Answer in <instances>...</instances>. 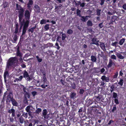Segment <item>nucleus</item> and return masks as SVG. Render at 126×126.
<instances>
[{
  "label": "nucleus",
  "instance_id": "338daca9",
  "mask_svg": "<svg viewBox=\"0 0 126 126\" xmlns=\"http://www.w3.org/2000/svg\"><path fill=\"white\" fill-rule=\"evenodd\" d=\"M87 30L90 33H91L93 31V30L91 28H87Z\"/></svg>",
  "mask_w": 126,
  "mask_h": 126
},
{
  "label": "nucleus",
  "instance_id": "cd10ccee",
  "mask_svg": "<svg viewBox=\"0 0 126 126\" xmlns=\"http://www.w3.org/2000/svg\"><path fill=\"white\" fill-rule=\"evenodd\" d=\"M123 79H121L119 80V82L118 83V84L122 86L123 85Z\"/></svg>",
  "mask_w": 126,
  "mask_h": 126
},
{
  "label": "nucleus",
  "instance_id": "69168bd1",
  "mask_svg": "<svg viewBox=\"0 0 126 126\" xmlns=\"http://www.w3.org/2000/svg\"><path fill=\"white\" fill-rule=\"evenodd\" d=\"M60 81L63 85H64L66 83V82L64 81L62 79H61Z\"/></svg>",
  "mask_w": 126,
  "mask_h": 126
},
{
  "label": "nucleus",
  "instance_id": "39448f33",
  "mask_svg": "<svg viewBox=\"0 0 126 126\" xmlns=\"http://www.w3.org/2000/svg\"><path fill=\"white\" fill-rule=\"evenodd\" d=\"M28 24H27V23H26L24 25V26H23V27L22 34L21 36V37L22 35L25 34L26 32L27 28L28 27Z\"/></svg>",
  "mask_w": 126,
  "mask_h": 126
},
{
  "label": "nucleus",
  "instance_id": "4c0bfd02",
  "mask_svg": "<svg viewBox=\"0 0 126 126\" xmlns=\"http://www.w3.org/2000/svg\"><path fill=\"white\" fill-rule=\"evenodd\" d=\"M87 25L88 26H92L93 25V24L92 21L90 20H88L87 23Z\"/></svg>",
  "mask_w": 126,
  "mask_h": 126
},
{
  "label": "nucleus",
  "instance_id": "2f4dec72",
  "mask_svg": "<svg viewBox=\"0 0 126 126\" xmlns=\"http://www.w3.org/2000/svg\"><path fill=\"white\" fill-rule=\"evenodd\" d=\"M70 84L73 89H75L76 88V85L75 82L72 83L71 82Z\"/></svg>",
  "mask_w": 126,
  "mask_h": 126
},
{
  "label": "nucleus",
  "instance_id": "9b49d317",
  "mask_svg": "<svg viewBox=\"0 0 126 126\" xmlns=\"http://www.w3.org/2000/svg\"><path fill=\"white\" fill-rule=\"evenodd\" d=\"M33 2L32 0H29L28 3L27 4V7L29 9L30 8L31 6L33 4Z\"/></svg>",
  "mask_w": 126,
  "mask_h": 126
},
{
  "label": "nucleus",
  "instance_id": "a18cd8bd",
  "mask_svg": "<svg viewBox=\"0 0 126 126\" xmlns=\"http://www.w3.org/2000/svg\"><path fill=\"white\" fill-rule=\"evenodd\" d=\"M118 43V42L116 41L114 42H112L111 43V45L115 47H117L116 44Z\"/></svg>",
  "mask_w": 126,
  "mask_h": 126
},
{
  "label": "nucleus",
  "instance_id": "774afa93",
  "mask_svg": "<svg viewBox=\"0 0 126 126\" xmlns=\"http://www.w3.org/2000/svg\"><path fill=\"white\" fill-rule=\"evenodd\" d=\"M97 100H100L101 98L99 96H95Z\"/></svg>",
  "mask_w": 126,
  "mask_h": 126
},
{
  "label": "nucleus",
  "instance_id": "5fc2aeb1",
  "mask_svg": "<svg viewBox=\"0 0 126 126\" xmlns=\"http://www.w3.org/2000/svg\"><path fill=\"white\" fill-rule=\"evenodd\" d=\"M121 10H119L118 11L116 12H116L115 13L118 15V16H120V14H121Z\"/></svg>",
  "mask_w": 126,
  "mask_h": 126
},
{
  "label": "nucleus",
  "instance_id": "de8ad7c7",
  "mask_svg": "<svg viewBox=\"0 0 126 126\" xmlns=\"http://www.w3.org/2000/svg\"><path fill=\"white\" fill-rule=\"evenodd\" d=\"M8 4V2H4L3 3V7L4 8H5L7 7V6Z\"/></svg>",
  "mask_w": 126,
  "mask_h": 126
},
{
  "label": "nucleus",
  "instance_id": "8fccbe9b",
  "mask_svg": "<svg viewBox=\"0 0 126 126\" xmlns=\"http://www.w3.org/2000/svg\"><path fill=\"white\" fill-rule=\"evenodd\" d=\"M73 79V78H70L68 77L66 79V80L67 81H70L71 80H72Z\"/></svg>",
  "mask_w": 126,
  "mask_h": 126
},
{
  "label": "nucleus",
  "instance_id": "c9c22d12",
  "mask_svg": "<svg viewBox=\"0 0 126 126\" xmlns=\"http://www.w3.org/2000/svg\"><path fill=\"white\" fill-rule=\"evenodd\" d=\"M46 23V20L45 19H42L41 20L40 22V24L42 25L44 24H45Z\"/></svg>",
  "mask_w": 126,
  "mask_h": 126
},
{
  "label": "nucleus",
  "instance_id": "c85d7f7f",
  "mask_svg": "<svg viewBox=\"0 0 126 126\" xmlns=\"http://www.w3.org/2000/svg\"><path fill=\"white\" fill-rule=\"evenodd\" d=\"M26 20L25 21V20L24 19H23V20L22 21H21L23 23H24V25L26 23H27V24H28V26H29V23L30 20H28L27 19H26Z\"/></svg>",
  "mask_w": 126,
  "mask_h": 126
},
{
  "label": "nucleus",
  "instance_id": "423d86ee",
  "mask_svg": "<svg viewBox=\"0 0 126 126\" xmlns=\"http://www.w3.org/2000/svg\"><path fill=\"white\" fill-rule=\"evenodd\" d=\"M101 79L103 81L105 82H108L110 80L109 78L108 77H106L105 75H103L101 77Z\"/></svg>",
  "mask_w": 126,
  "mask_h": 126
},
{
  "label": "nucleus",
  "instance_id": "37998d69",
  "mask_svg": "<svg viewBox=\"0 0 126 126\" xmlns=\"http://www.w3.org/2000/svg\"><path fill=\"white\" fill-rule=\"evenodd\" d=\"M79 4H78V5L79 4H80V6H81L82 7H84V6L85 4L84 3H81V2L80 1L79 2Z\"/></svg>",
  "mask_w": 126,
  "mask_h": 126
},
{
  "label": "nucleus",
  "instance_id": "f8f14e48",
  "mask_svg": "<svg viewBox=\"0 0 126 126\" xmlns=\"http://www.w3.org/2000/svg\"><path fill=\"white\" fill-rule=\"evenodd\" d=\"M9 75V74L8 72L7 71H5L4 74V81L5 82H6L7 80H6V78L8 77Z\"/></svg>",
  "mask_w": 126,
  "mask_h": 126
},
{
  "label": "nucleus",
  "instance_id": "c756f323",
  "mask_svg": "<svg viewBox=\"0 0 126 126\" xmlns=\"http://www.w3.org/2000/svg\"><path fill=\"white\" fill-rule=\"evenodd\" d=\"M97 40V38L95 37L93 38L92 40V42L90 44L91 45L93 44H92V43L93 42L95 43L96 41V40Z\"/></svg>",
  "mask_w": 126,
  "mask_h": 126
},
{
  "label": "nucleus",
  "instance_id": "dca6fc26",
  "mask_svg": "<svg viewBox=\"0 0 126 126\" xmlns=\"http://www.w3.org/2000/svg\"><path fill=\"white\" fill-rule=\"evenodd\" d=\"M116 55L117 57L120 59H123L124 58V57L123 56L119 53L117 52Z\"/></svg>",
  "mask_w": 126,
  "mask_h": 126
},
{
  "label": "nucleus",
  "instance_id": "0e129e2a",
  "mask_svg": "<svg viewBox=\"0 0 126 126\" xmlns=\"http://www.w3.org/2000/svg\"><path fill=\"white\" fill-rule=\"evenodd\" d=\"M123 8L125 10H126V3L124 4L122 6Z\"/></svg>",
  "mask_w": 126,
  "mask_h": 126
},
{
  "label": "nucleus",
  "instance_id": "f704fd0d",
  "mask_svg": "<svg viewBox=\"0 0 126 126\" xmlns=\"http://www.w3.org/2000/svg\"><path fill=\"white\" fill-rule=\"evenodd\" d=\"M81 11L79 9H77V16H79V17L81 16L80 14Z\"/></svg>",
  "mask_w": 126,
  "mask_h": 126
},
{
  "label": "nucleus",
  "instance_id": "bf43d9fd",
  "mask_svg": "<svg viewBox=\"0 0 126 126\" xmlns=\"http://www.w3.org/2000/svg\"><path fill=\"white\" fill-rule=\"evenodd\" d=\"M55 45L57 47L56 48L57 49H59L60 48V47L59 46L58 44L57 43H55Z\"/></svg>",
  "mask_w": 126,
  "mask_h": 126
},
{
  "label": "nucleus",
  "instance_id": "aec40b11",
  "mask_svg": "<svg viewBox=\"0 0 126 126\" xmlns=\"http://www.w3.org/2000/svg\"><path fill=\"white\" fill-rule=\"evenodd\" d=\"M18 121L21 124H22L24 123V118L22 117L21 116L18 119Z\"/></svg>",
  "mask_w": 126,
  "mask_h": 126
},
{
  "label": "nucleus",
  "instance_id": "473e14b6",
  "mask_svg": "<svg viewBox=\"0 0 126 126\" xmlns=\"http://www.w3.org/2000/svg\"><path fill=\"white\" fill-rule=\"evenodd\" d=\"M49 25L48 24H47L44 27V28L46 31L48 30L49 29Z\"/></svg>",
  "mask_w": 126,
  "mask_h": 126
},
{
  "label": "nucleus",
  "instance_id": "2eb2a0df",
  "mask_svg": "<svg viewBox=\"0 0 126 126\" xmlns=\"http://www.w3.org/2000/svg\"><path fill=\"white\" fill-rule=\"evenodd\" d=\"M34 8L35 9L36 11L38 13H40V7L37 4H35L34 6Z\"/></svg>",
  "mask_w": 126,
  "mask_h": 126
},
{
  "label": "nucleus",
  "instance_id": "680f3d73",
  "mask_svg": "<svg viewBox=\"0 0 126 126\" xmlns=\"http://www.w3.org/2000/svg\"><path fill=\"white\" fill-rule=\"evenodd\" d=\"M37 92L35 91L32 92V94L33 96H34L36 94Z\"/></svg>",
  "mask_w": 126,
  "mask_h": 126
},
{
  "label": "nucleus",
  "instance_id": "ddd939ff",
  "mask_svg": "<svg viewBox=\"0 0 126 126\" xmlns=\"http://www.w3.org/2000/svg\"><path fill=\"white\" fill-rule=\"evenodd\" d=\"M11 101V102L13 106H17L18 104L14 98H13Z\"/></svg>",
  "mask_w": 126,
  "mask_h": 126
},
{
  "label": "nucleus",
  "instance_id": "3c124183",
  "mask_svg": "<svg viewBox=\"0 0 126 126\" xmlns=\"http://www.w3.org/2000/svg\"><path fill=\"white\" fill-rule=\"evenodd\" d=\"M17 36L16 34H15L14 36L13 39L15 41H17Z\"/></svg>",
  "mask_w": 126,
  "mask_h": 126
},
{
  "label": "nucleus",
  "instance_id": "58836bf2",
  "mask_svg": "<svg viewBox=\"0 0 126 126\" xmlns=\"http://www.w3.org/2000/svg\"><path fill=\"white\" fill-rule=\"evenodd\" d=\"M14 112H15V109L12 108L9 109L8 111V113H12Z\"/></svg>",
  "mask_w": 126,
  "mask_h": 126
},
{
  "label": "nucleus",
  "instance_id": "4be33fe9",
  "mask_svg": "<svg viewBox=\"0 0 126 126\" xmlns=\"http://www.w3.org/2000/svg\"><path fill=\"white\" fill-rule=\"evenodd\" d=\"M86 101H87V105L88 106L90 105L93 103V101L90 99H87Z\"/></svg>",
  "mask_w": 126,
  "mask_h": 126
},
{
  "label": "nucleus",
  "instance_id": "412c9836",
  "mask_svg": "<svg viewBox=\"0 0 126 126\" xmlns=\"http://www.w3.org/2000/svg\"><path fill=\"white\" fill-rule=\"evenodd\" d=\"M29 75L28 72L25 70L24 71L23 74V77L24 78H27L29 77Z\"/></svg>",
  "mask_w": 126,
  "mask_h": 126
},
{
  "label": "nucleus",
  "instance_id": "b1692460",
  "mask_svg": "<svg viewBox=\"0 0 126 126\" xmlns=\"http://www.w3.org/2000/svg\"><path fill=\"white\" fill-rule=\"evenodd\" d=\"M125 39L124 38H123L121 39L119 42V44L121 45H123L125 41Z\"/></svg>",
  "mask_w": 126,
  "mask_h": 126
},
{
  "label": "nucleus",
  "instance_id": "5701e85b",
  "mask_svg": "<svg viewBox=\"0 0 126 126\" xmlns=\"http://www.w3.org/2000/svg\"><path fill=\"white\" fill-rule=\"evenodd\" d=\"M111 12L109 11L107 13L108 15H112L113 14H114L116 12V11L115 10H112L111 11Z\"/></svg>",
  "mask_w": 126,
  "mask_h": 126
},
{
  "label": "nucleus",
  "instance_id": "864d4df0",
  "mask_svg": "<svg viewBox=\"0 0 126 126\" xmlns=\"http://www.w3.org/2000/svg\"><path fill=\"white\" fill-rule=\"evenodd\" d=\"M84 92V91L83 89H80L79 93L80 94H82Z\"/></svg>",
  "mask_w": 126,
  "mask_h": 126
},
{
  "label": "nucleus",
  "instance_id": "0eeeda50",
  "mask_svg": "<svg viewBox=\"0 0 126 126\" xmlns=\"http://www.w3.org/2000/svg\"><path fill=\"white\" fill-rule=\"evenodd\" d=\"M100 46L101 49L104 51H105L106 50L104 43L102 42H100Z\"/></svg>",
  "mask_w": 126,
  "mask_h": 126
},
{
  "label": "nucleus",
  "instance_id": "e2e57ef3",
  "mask_svg": "<svg viewBox=\"0 0 126 126\" xmlns=\"http://www.w3.org/2000/svg\"><path fill=\"white\" fill-rule=\"evenodd\" d=\"M103 23H99V26L101 28H102L103 27Z\"/></svg>",
  "mask_w": 126,
  "mask_h": 126
},
{
  "label": "nucleus",
  "instance_id": "49530a36",
  "mask_svg": "<svg viewBox=\"0 0 126 126\" xmlns=\"http://www.w3.org/2000/svg\"><path fill=\"white\" fill-rule=\"evenodd\" d=\"M114 102L116 104V105H118L119 104V103L117 98H115L114 99Z\"/></svg>",
  "mask_w": 126,
  "mask_h": 126
},
{
  "label": "nucleus",
  "instance_id": "e433bc0d",
  "mask_svg": "<svg viewBox=\"0 0 126 126\" xmlns=\"http://www.w3.org/2000/svg\"><path fill=\"white\" fill-rule=\"evenodd\" d=\"M116 110V104L114 105L113 107V108L111 110V112H114V111Z\"/></svg>",
  "mask_w": 126,
  "mask_h": 126
},
{
  "label": "nucleus",
  "instance_id": "6e6d98bb",
  "mask_svg": "<svg viewBox=\"0 0 126 126\" xmlns=\"http://www.w3.org/2000/svg\"><path fill=\"white\" fill-rule=\"evenodd\" d=\"M110 58L112 59L116 60V56L114 55H112L111 56Z\"/></svg>",
  "mask_w": 126,
  "mask_h": 126
},
{
  "label": "nucleus",
  "instance_id": "a211bd4d",
  "mask_svg": "<svg viewBox=\"0 0 126 126\" xmlns=\"http://www.w3.org/2000/svg\"><path fill=\"white\" fill-rule=\"evenodd\" d=\"M81 18L80 19L83 21L85 22L88 19V18H87L88 17V16H86L85 17L84 16H81Z\"/></svg>",
  "mask_w": 126,
  "mask_h": 126
},
{
  "label": "nucleus",
  "instance_id": "bb28decb",
  "mask_svg": "<svg viewBox=\"0 0 126 126\" xmlns=\"http://www.w3.org/2000/svg\"><path fill=\"white\" fill-rule=\"evenodd\" d=\"M36 58L37 61L38 62L41 63L42 61V58H40L38 56H36Z\"/></svg>",
  "mask_w": 126,
  "mask_h": 126
},
{
  "label": "nucleus",
  "instance_id": "4468645a",
  "mask_svg": "<svg viewBox=\"0 0 126 126\" xmlns=\"http://www.w3.org/2000/svg\"><path fill=\"white\" fill-rule=\"evenodd\" d=\"M33 107L31 105H29L27 106L25 109V110L27 112L29 111H32V110L31 108H33Z\"/></svg>",
  "mask_w": 126,
  "mask_h": 126
},
{
  "label": "nucleus",
  "instance_id": "7ed1b4c3",
  "mask_svg": "<svg viewBox=\"0 0 126 126\" xmlns=\"http://www.w3.org/2000/svg\"><path fill=\"white\" fill-rule=\"evenodd\" d=\"M18 60L16 57H11L7 63L6 68L9 69L10 67H13L17 64Z\"/></svg>",
  "mask_w": 126,
  "mask_h": 126
},
{
  "label": "nucleus",
  "instance_id": "c03bdc74",
  "mask_svg": "<svg viewBox=\"0 0 126 126\" xmlns=\"http://www.w3.org/2000/svg\"><path fill=\"white\" fill-rule=\"evenodd\" d=\"M62 39L63 40H64L66 37V34L65 33L62 34Z\"/></svg>",
  "mask_w": 126,
  "mask_h": 126
},
{
  "label": "nucleus",
  "instance_id": "f03ea898",
  "mask_svg": "<svg viewBox=\"0 0 126 126\" xmlns=\"http://www.w3.org/2000/svg\"><path fill=\"white\" fill-rule=\"evenodd\" d=\"M13 96V94L12 92H10L8 93L6 91L4 94L2 101L5 100L6 104H9L11 101L14 98Z\"/></svg>",
  "mask_w": 126,
  "mask_h": 126
},
{
  "label": "nucleus",
  "instance_id": "f257e3e1",
  "mask_svg": "<svg viewBox=\"0 0 126 126\" xmlns=\"http://www.w3.org/2000/svg\"><path fill=\"white\" fill-rule=\"evenodd\" d=\"M16 10L18 11L19 20L21 21L22 20L24 16V15L25 11V9L24 8L22 7L20 5H19L17 3L16 4Z\"/></svg>",
  "mask_w": 126,
  "mask_h": 126
},
{
  "label": "nucleus",
  "instance_id": "9d476101",
  "mask_svg": "<svg viewBox=\"0 0 126 126\" xmlns=\"http://www.w3.org/2000/svg\"><path fill=\"white\" fill-rule=\"evenodd\" d=\"M109 61V63L107 65L108 68H109L111 67L112 65H114L115 64V63L114 62H113L112 60L111 59H110Z\"/></svg>",
  "mask_w": 126,
  "mask_h": 126
},
{
  "label": "nucleus",
  "instance_id": "052dcab7",
  "mask_svg": "<svg viewBox=\"0 0 126 126\" xmlns=\"http://www.w3.org/2000/svg\"><path fill=\"white\" fill-rule=\"evenodd\" d=\"M43 79L44 84L47 81V79L46 77L45 76L43 77Z\"/></svg>",
  "mask_w": 126,
  "mask_h": 126
},
{
  "label": "nucleus",
  "instance_id": "6ab92c4d",
  "mask_svg": "<svg viewBox=\"0 0 126 126\" xmlns=\"http://www.w3.org/2000/svg\"><path fill=\"white\" fill-rule=\"evenodd\" d=\"M36 28V26H35L33 27L32 28H31L29 29L28 30V32H31V33H32L34 29Z\"/></svg>",
  "mask_w": 126,
  "mask_h": 126
},
{
  "label": "nucleus",
  "instance_id": "a878e982",
  "mask_svg": "<svg viewBox=\"0 0 126 126\" xmlns=\"http://www.w3.org/2000/svg\"><path fill=\"white\" fill-rule=\"evenodd\" d=\"M76 94L75 92H72L71 93L70 95V97L71 98H73L76 96Z\"/></svg>",
  "mask_w": 126,
  "mask_h": 126
},
{
  "label": "nucleus",
  "instance_id": "72a5a7b5",
  "mask_svg": "<svg viewBox=\"0 0 126 126\" xmlns=\"http://www.w3.org/2000/svg\"><path fill=\"white\" fill-rule=\"evenodd\" d=\"M17 56L21 57L22 56V54L21 53H20V51L19 49H18L17 52Z\"/></svg>",
  "mask_w": 126,
  "mask_h": 126
},
{
  "label": "nucleus",
  "instance_id": "ea45409f",
  "mask_svg": "<svg viewBox=\"0 0 126 126\" xmlns=\"http://www.w3.org/2000/svg\"><path fill=\"white\" fill-rule=\"evenodd\" d=\"M22 116L26 118L28 117V114L27 113L23 112L22 113Z\"/></svg>",
  "mask_w": 126,
  "mask_h": 126
},
{
  "label": "nucleus",
  "instance_id": "f3484780",
  "mask_svg": "<svg viewBox=\"0 0 126 126\" xmlns=\"http://www.w3.org/2000/svg\"><path fill=\"white\" fill-rule=\"evenodd\" d=\"M91 60L93 62H96V56L92 55L91 57Z\"/></svg>",
  "mask_w": 126,
  "mask_h": 126
},
{
  "label": "nucleus",
  "instance_id": "20e7f679",
  "mask_svg": "<svg viewBox=\"0 0 126 126\" xmlns=\"http://www.w3.org/2000/svg\"><path fill=\"white\" fill-rule=\"evenodd\" d=\"M24 16L25 19L30 20V18L31 13L29 10H26L25 11Z\"/></svg>",
  "mask_w": 126,
  "mask_h": 126
},
{
  "label": "nucleus",
  "instance_id": "393cba45",
  "mask_svg": "<svg viewBox=\"0 0 126 126\" xmlns=\"http://www.w3.org/2000/svg\"><path fill=\"white\" fill-rule=\"evenodd\" d=\"M42 109L40 108H38L35 110V112L36 114H39L42 111Z\"/></svg>",
  "mask_w": 126,
  "mask_h": 126
},
{
  "label": "nucleus",
  "instance_id": "603ef678",
  "mask_svg": "<svg viewBox=\"0 0 126 126\" xmlns=\"http://www.w3.org/2000/svg\"><path fill=\"white\" fill-rule=\"evenodd\" d=\"M28 113L30 117H32V112L31 111H29L27 112Z\"/></svg>",
  "mask_w": 126,
  "mask_h": 126
},
{
  "label": "nucleus",
  "instance_id": "6e6552de",
  "mask_svg": "<svg viewBox=\"0 0 126 126\" xmlns=\"http://www.w3.org/2000/svg\"><path fill=\"white\" fill-rule=\"evenodd\" d=\"M118 16H113L111 17V21L112 23L115 22V20H118Z\"/></svg>",
  "mask_w": 126,
  "mask_h": 126
},
{
  "label": "nucleus",
  "instance_id": "13d9d810",
  "mask_svg": "<svg viewBox=\"0 0 126 126\" xmlns=\"http://www.w3.org/2000/svg\"><path fill=\"white\" fill-rule=\"evenodd\" d=\"M105 1V0H101L100 4L101 5H102L104 4Z\"/></svg>",
  "mask_w": 126,
  "mask_h": 126
},
{
  "label": "nucleus",
  "instance_id": "09e8293b",
  "mask_svg": "<svg viewBox=\"0 0 126 126\" xmlns=\"http://www.w3.org/2000/svg\"><path fill=\"white\" fill-rule=\"evenodd\" d=\"M117 96V94L113 92V97L114 98H116Z\"/></svg>",
  "mask_w": 126,
  "mask_h": 126
},
{
  "label": "nucleus",
  "instance_id": "4d7b16f0",
  "mask_svg": "<svg viewBox=\"0 0 126 126\" xmlns=\"http://www.w3.org/2000/svg\"><path fill=\"white\" fill-rule=\"evenodd\" d=\"M118 75V72H117L113 76V78H117Z\"/></svg>",
  "mask_w": 126,
  "mask_h": 126
},
{
  "label": "nucleus",
  "instance_id": "1a4fd4ad",
  "mask_svg": "<svg viewBox=\"0 0 126 126\" xmlns=\"http://www.w3.org/2000/svg\"><path fill=\"white\" fill-rule=\"evenodd\" d=\"M15 27V31L14 33L15 34H17L18 32L19 27L18 24L17 22L16 23Z\"/></svg>",
  "mask_w": 126,
  "mask_h": 126
},
{
  "label": "nucleus",
  "instance_id": "7c9ffc66",
  "mask_svg": "<svg viewBox=\"0 0 126 126\" xmlns=\"http://www.w3.org/2000/svg\"><path fill=\"white\" fill-rule=\"evenodd\" d=\"M47 110L46 109H44L43 110L42 114L44 117L47 115Z\"/></svg>",
  "mask_w": 126,
  "mask_h": 126
},
{
  "label": "nucleus",
  "instance_id": "79ce46f5",
  "mask_svg": "<svg viewBox=\"0 0 126 126\" xmlns=\"http://www.w3.org/2000/svg\"><path fill=\"white\" fill-rule=\"evenodd\" d=\"M73 32V31L71 29L68 30L67 31V33L69 34H72Z\"/></svg>",
  "mask_w": 126,
  "mask_h": 126
},
{
  "label": "nucleus",
  "instance_id": "a19ab883",
  "mask_svg": "<svg viewBox=\"0 0 126 126\" xmlns=\"http://www.w3.org/2000/svg\"><path fill=\"white\" fill-rule=\"evenodd\" d=\"M101 10L97 9L96 10V15L98 16H99L100 15V12Z\"/></svg>",
  "mask_w": 126,
  "mask_h": 126
}]
</instances>
